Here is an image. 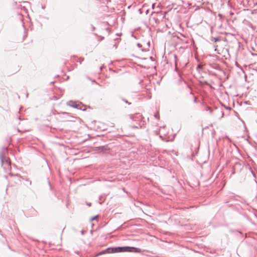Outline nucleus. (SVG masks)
Wrapping results in <instances>:
<instances>
[{"instance_id": "obj_1", "label": "nucleus", "mask_w": 257, "mask_h": 257, "mask_svg": "<svg viewBox=\"0 0 257 257\" xmlns=\"http://www.w3.org/2000/svg\"><path fill=\"white\" fill-rule=\"evenodd\" d=\"M7 150L6 149L0 152V160L2 165L4 167V169L9 170L11 169V161L10 159L6 156V153Z\"/></svg>"}, {"instance_id": "obj_2", "label": "nucleus", "mask_w": 257, "mask_h": 257, "mask_svg": "<svg viewBox=\"0 0 257 257\" xmlns=\"http://www.w3.org/2000/svg\"><path fill=\"white\" fill-rule=\"evenodd\" d=\"M107 253H116V252H122V246H117L114 247H110L107 248L105 250H103L99 253V254H102Z\"/></svg>"}, {"instance_id": "obj_3", "label": "nucleus", "mask_w": 257, "mask_h": 257, "mask_svg": "<svg viewBox=\"0 0 257 257\" xmlns=\"http://www.w3.org/2000/svg\"><path fill=\"white\" fill-rule=\"evenodd\" d=\"M67 105L68 106H69L70 107L77 108L78 109L85 110V108H83V107H85L81 102L77 103V102L73 101L72 100H70L67 102Z\"/></svg>"}, {"instance_id": "obj_4", "label": "nucleus", "mask_w": 257, "mask_h": 257, "mask_svg": "<svg viewBox=\"0 0 257 257\" xmlns=\"http://www.w3.org/2000/svg\"><path fill=\"white\" fill-rule=\"evenodd\" d=\"M130 251H129L130 252H137V253H140L141 252V249L139 248L135 247H131L130 246Z\"/></svg>"}, {"instance_id": "obj_5", "label": "nucleus", "mask_w": 257, "mask_h": 257, "mask_svg": "<svg viewBox=\"0 0 257 257\" xmlns=\"http://www.w3.org/2000/svg\"><path fill=\"white\" fill-rule=\"evenodd\" d=\"M122 252H129L131 250L130 246H122Z\"/></svg>"}, {"instance_id": "obj_6", "label": "nucleus", "mask_w": 257, "mask_h": 257, "mask_svg": "<svg viewBox=\"0 0 257 257\" xmlns=\"http://www.w3.org/2000/svg\"><path fill=\"white\" fill-rule=\"evenodd\" d=\"M206 111H209L210 113H212L213 112V110L209 106H206L205 107Z\"/></svg>"}, {"instance_id": "obj_7", "label": "nucleus", "mask_w": 257, "mask_h": 257, "mask_svg": "<svg viewBox=\"0 0 257 257\" xmlns=\"http://www.w3.org/2000/svg\"><path fill=\"white\" fill-rule=\"evenodd\" d=\"M220 40V39L219 38L212 37L211 39V41H214V42L219 41Z\"/></svg>"}, {"instance_id": "obj_8", "label": "nucleus", "mask_w": 257, "mask_h": 257, "mask_svg": "<svg viewBox=\"0 0 257 257\" xmlns=\"http://www.w3.org/2000/svg\"><path fill=\"white\" fill-rule=\"evenodd\" d=\"M137 46H138V47L139 48H140V49L142 50V51H144V49H143V48H142V44H140V43H138Z\"/></svg>"}, {"instance_id": "obj_9", "label": "nucleus", "mask_w": 257, "mask_h": 257, "mask_svg": "<svg viewBox=\"0 0 257 257\" xmlns=\"http://www.w3.org/2000/svg\"><path fill=\"white\" fill-rule=\"evenodd\" d=\"M97 217H98V216H97V215H96V216H94V217H91V218H90V221H93V220H94L96 219V218H97Z\"/></svg>"}, {"instance_id": "obj_10", "label": "nucleus", "mask_w": 257, "mask_h": 257, "mask_svg": "<svg viewBox=\"0 0 257 257\" xmlns=\"http://www.w3.org/2000/svg\"><path fill=\"white\" fill-rule=\"evenodd\" d=\"M154 116L155 118L158 119L159 118V114L158 113H156L155 115H154Z\"/></svg>"}, {"instance_id": "obj_11", "label": "nucleus", "mask_w": 257, "mask_h": 257, "mask_svg": "<svg viewBox=\"0 0 257 257\" xmlns=\"http://www.w3.org/2000/svg\"><path fill=\"white\" fill-rule=\"evenodd\" d=\"M123 101H124L125 103H127L128 104L130 105L131 104V102H129L127 100H126V99H122Z\"/></svg>"}, {"instance_id": "obj_12", "label": "nucleus", "mask_w": 257, "mask_h": 257, "mask_svg": "<svg viewBox=\"0 0 257 257\" xmlns=\"http://www.w3.org/2000/svg\"><path fill=\"white\" fill-rule=\"evenodd\" d=\"M218 112L221 114V118H222L223 117V115H224L223 112L222 111H218Z\"/></svg>"}, {"instance_id": "obj_13", "label": "nucleus", "mask_w": 257, "mask_h": 257, "mask_svg": "<svg viewBox=\"0 0 257 257\" xmlns=\"http://www.w3.org/2000/svg\"><path fill=\"white\" fill-rule=\"evenodd\" d=\"M194 102L195 103L197 102V97L196 96H194Z\"/></svg>"}, {"instance_id": "obj_14", "label": "nucleus", "mask_w": 257, "mask_h": 257, "mask_svg": "<svg viewBox=\"0 0 257 257\" xmlns=\"http://www.w3.org/2000/svg\"><path fill=\"white\" fill-rule=\"evenodd\" d=\"M225 108L226 109H230V108L228 106H225Z\"/></svg>"}, {"instance_id": "obj_15", "label": "nucleus", "mask_w": 257, "mask_h": 257, "mask_svg": "<svg viewBox=\"0 0 257 257\" xmlns=\"http://www.w3.org/2000/svg\"><path fill=\"white\" fill-rule=\"evenodd\" d=\"M81 234H82V235H83V234H84V231L82 230V231H81Z\"/></svg>"}, {"instance_id": "obj_16", "label": "nucleus", "mask_w": 257, "mask_h": 257, "mask_svg": "<svg viewBox=\"0 0 257 257\" xmlns=\"http://www.w3.org/2000/svg\"><path fill=\"white\" fill-rule=\"evenodd\" d=\"M132 127H133V128H138V126H133Z\"/></svg>"}, {"instance_id": "obj_17", "label": "nucleus", "mask_w": 257, "mask_h": 257, "mask_svg": "<svg viewBox=\"0 0 257 257\" xmlns=\"http://www.w3.org/2000/svg\"><path fill=\"white\" fill-rule=\"evenodd\" d=\"M87 205H88V206H90V205H91V203H87Z\"/></svg>"}, {"instance_id": "obj_18", "label": "nucleus", "mask_w": 257, "mask_h": 257, "mask_svg": "<svg viewBox=\"0 0 257 257\" xmlns=\"http://www.w3.org/2000/svg\"><path fill=\"white\" fill-rule=\"evenodd\" d=\"M147 45H148V46L149 47V46H150V43H149V42H148V43H147Z\"/></svg>"}, {"instance_id": "obj_19", "label": "nucleus", "mask_w": 257, "mask_h": 257, "mask_svg": "<svg viewBox=\"0 0 257 257\" xmlns=\"http://www.w3.org/2000/svg\"><path fill=\"white\" fill-rule=\"evenodd\" d=\"M114 47H115L116 48V47H117L116 44H115V45H114Z\"/></svg>"}, {"instance_id": "obj_20", "label": "nucleus", "mask_w": 257, "mask_h": 257, "mask_svg": "<svg viewBox=\"0 0 257 257\" xmlns=\"http://www.w3.org/2000/svg\"><path fill=\"white\" fill-rule=\"evenodd\" d=\"M18 119H19V120H21V118H20V117H18Z\"/></svg>"}]
</instances>
